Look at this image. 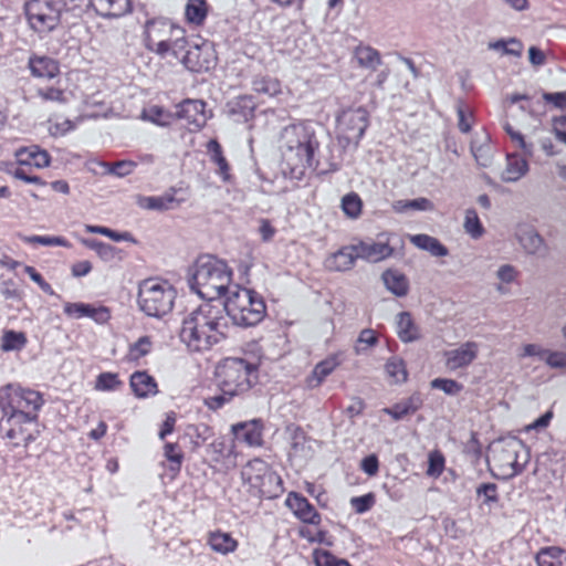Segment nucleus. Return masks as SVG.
Wrapping results in <instances>:
<instances>
[{"label":"nucleus","instance_id":"1","mask_svg":"<svg viewBox=\"0 0 566 566\" xmlns=\"http://www.w3.org/2000/svg\"><path fill=\"white\" fill-rule=\"evenodd\" d=\"M222 310L221 302H203L182 319L179 337L189 350H209L228 336Z\"/></svg>","mask_w":566,"mask_h":566},{"label":"nucleus","instance_id":"2","mask_svg":"<svg viewBox=\"0 0 566 566\" xmlns=\"http://www.w3.org/2000/svg\"><path fill=\"white\" fill-rule=\"evenodd\" d=\"M284 143L283 172L291 179L301 180L307 170H315V154L319 142L311 123L301 122L286 126L282 132Z\"/></svg>","mask_w":566,"mask_h":566},{"label":"nucleus","instance_id":"3","mask_svg":"<svg viewBox=\"0 0 566 566\" xmlns=\"http://www.w3.org/2000/svg\"><path fill=\"white\" fill-rule=\"evenodd\" d=\"M216 379L220 394L205 398V405L213 411L252 388L258 379V366L244 358L227 357L218 364Z\"/></svg>","mask_w":566,"mask_h":566},{"label":"nucleus","instance_id":"4","mask_svg":"<svg viewBox=\"0 0 566 566\" xmlns=\"http://www.w3.org/2000/svg\"><path fill=\"white\" fill-rule=\"evenodd\" d=\"M232 271L213 255H200L190 269L189 286L206 302H221L220 296L230 291Z\"/></svg>","mask_w":566,"mask_h":566},{"label":"nucleus","instance_id":"5","mask_svg":"<svg viewBox=\"0 0 566 566\" xmlns=\"http://www.w3.org/2000/svg\"><path fill=\"white\" fill-rule=\"evenodd\" d=\"M222 316L227 324L250 327L259 324L265 315L266 306L255 291L233 285L226 301H221Z\"/></svg>","mask_w":566,"mask_h":566},{"label":"nucleus","instance_id":"6","mask_svg":"<svg viewBox=\"0 0 566 566\" xmlns=\"http://www.w3.org/2000/svg\"><path fill=\"white\" fill-rule=\"evenodd\" d=\"M177 292L167 281L147 279L139 284L137 303L142 312L150 317H163L174 306Z\"/></svg>","mask_w":566,"mask_h":566},{"label":"nucleus","instance_id":"7","mask_svg":"<svg viewBox=\"0 0 566 566\" xmlns=\"http://www.w3.org/2000/svg\"><path fill=\"white\" fill-rule=\"evenodd\" d=\"M242 480L255 490L260 497H276L283 492V482L280 475L262 459L250 460L242 472Z\"/></svg>","mask_w":566,"mask_h":566},{"label":"nucleus","instance_id":"8","mask_svg":"<svg viewBox=\"0 0 566 566\" xmlns=\"http://www.w3.org/2000/svg\"><path fill=\"white\" fill-rule=\"evenodd\" d=\"M65 7L64 0H29L24 3V14L34 32L46 34L60 24Z\"/></svg>","mask_w":566,"mask_h":566},{"label":"nucleus","instance_id":"9","mask_svg":"<svg viewBox=\"0 0 566 566\" xmlns=\"http://www.w3.org/2000/svg\"><path fill=\"white\" fill-rule=\"evenodd\" d=\"M39 415L34 412L17 410H1L0 427L6 430V437L15 440L14 444L29 447L33 442L39 431L35 429Z\"/></svg>","mask_w":566,"mask_h":566},{"label":"nucleus","instance_id":"10","mask_svg":"<svg viewBox=\"0 0 566 566\" xmlns=\"http://www.w3.org/2000/svg\"><path fill=\"white\" fill-rule=\"evenodd\" d=\"M45 400L40 391L8 384L0 388V408L7 411L24 410L39 415Z\"/></svg>","mask_w":566,"mask_h":566},{"label":"nucleus","instance_id":"11","mask_svg":"<svg viewBox=\"0 0 566 566\" xmlns=\"http://www.w3.org/2000/svg\"><path fill=\"white\" fill-rule=\"evenodd\" d=\"M339 139L357 146L369 125V114L363 106L346 108L336 116Z\"/></svg>","mask_w":566,"mask_h":566},{"label":"nucleus","instance_id":"12","mask_svg":"<svg viewBox=\"0 0 566 566\" xmlns=\"http://www.w3.org/2000/svg\"><path fill=\"white\" fill-rule=\"evenodd\" d=\"M184 29L166 19L148 20L145 24L146 48L160 56L168 54L169 41L174 35H182Z\"/></svg>","mask_w":566,"mask_h":566},{"label":"nucleus","instance_id":"13","mask_svg":"<svg viewBox=\"0 0 566 566\" xmlns=\"http://www.w3.org/2000/svg\"><path fill=\"white\" fill-rule=\"evenodd\" d=\"M528 451L521 440L507 442L496 451L494 460L504 470L506 476L520 474L528 462Z\"/></svg>","mask_w":566,"mask_h":566},{"label":"nucleus","instance_id":"14","mask_svg":"<svg viewBox=\"0 0 566 566\" xmlns=\"http://www.w3.org/2000/svg\"><path fill=\"white\" fill-rule=\"evenodd\" d=\"M479 354V344L475 342L462 343L459 347L446 350V367L451 371L465 368L471 365Z\"/></svg>","mask_w":566,"mask_h":566},{"label":"nucleus","instance_id":"15","mask_svg":"<svg viewBox=\"0 0 566 566\" xmlns=\"http://www.w3.org/2000/svg\"><path fill=\"white\" fill-rule=\"evenodd\" d=\"M177 116L192 126L190 130H199L208 119L206 103L201 99H185L177 105Z\"/></svg>","mask_w":566,"mask_h":566},{"label":"nucleus","instance_id":"16","mask_svg":"<svg viewBox=\"0 0 566 566\" xmlns=\"http://www.w3.org/2000/svg\"><path fill=\"white\" fill-rule=\"evenodd\" d=\"M285 505L303 523L312 525H318L321 523L319 513L308 500L300 493L291 492L285 500Z\"/></svg>","mask_w":566,"mask_h":566},{"label":"nucleus","instance_id":"17","mask_svg":"<svg viewBox=\"0 0 566 566\" xmlns=\"http://www.w3.org/2000/svg\"><path fill=\"white\" fill-rule=\"evenodd\" d=\"M357 260L355 244L342 247L334 253H331L324 261L326 270L332 272H345L354 268Z\"/></svg>","mask_w":566,"mask_h":566},{"label":"nucleus","instance_id":"18","mask_svg":"<svg viewBox=\"0 0 566 566\" xmlns=\"http://www.w3.org/2000/svg\"><path fill=\"white\" fill-rule=\"evenodd\" d=\"M64 314L75 318L90 317L98 324L106 323L111 318L107 307H95L86 303H65Z\"/></svg>","mask_w":566,"mask_h":566},{"label":"nucleus","instance_id":"19","mask_svg":"<svg viewBox=\"0 0 566 566\" xmlns=\"http://www.w3.org/2000/svg\"><path fill=\"white\" fill-rule=\"evenodd\" d=\"M357 259L379 262L392 255L394 249L387 242L359 241L355 243Z\"/></svg>","mask_w":566,"mask_h":566},{"label":"nucleus","instance_id":"20","mask_svg":"<svg viewBox=\"0 0 566 566\" xmlns=\"http://www.w3.org/2000/svg\"><path fill=\"white\" fill-rule=\"evenodd\" d=\"M88 6L103 18H119L130 12V0H88Z\"/></svg>","mask_w":566,"mask_h":566},{"label":"nucleus","instance_id":"21","mask_svg":"<svg viewBox=\"0 0 566 566\" xmlns=\"http://www.w3.org/2000/svg\"><path fill=\"white\" fill-rule=\"evenodd\" d=\"M28 66L31 74L39 78H53L60 73L59 63L46 55L33 54L29 57Z\"/></svg>","mask_w":566,"mask_h":566},{"label":"nucleus","instance_id":"22","mask_svg":"<svg viewBox=\"0 0 566 566\" xmlns=\"http://www.w3.org/2000/svg\"><path fill=\"white\" fill-rule=\"evenodd\" d=\"M232 433L237 440L250 447L262 444V426L259 420L235 423L232 426Z\"/></svg>","mask_w":566,"mask_h":566},{"label":"nucleus","instance_id":"23","mask_svg":"<svg viewBox=\"0 0 566 566\" xmlns=\"http://www.w3.org/2000/svg\"><path fill=\"white\" fill-rule=\"evenodd\" d=\"M181 63L191 72L208 71L211 67L209 52L199 45H192L181 56Z\"/></svg>","mask_w":566,"mask_h":566},{"label":"nucleus","instance_id":"24","mask_svg":"<svg viewBox=\"0 0 566 566\" xmlns=\"http://www.w3.org/2000/svg\"><path fill=\"white\" fill-rule=\"evenodd\" d=\"M423 405V399L420 392H413L406 399H402L389 408H385L384 412L389 415L394 420L398 421L407 416L417 412Z\"/></svg>","mask_w":566,"mask_h":566},{"label":"nucleus","instance_id":"25","mask_svg":"<svg viewBox=\"0 0 566 566\" xmlns=\"http://www.w3.org/2000/svg\"><path fill=\"white\" fill-rule=\"evenodd\" d=\"M129 386L137 398H147L158 392L155 378L145 370L133 373Z\"/></svg>","mask_w":566,"mask_h":566},{"label":"nucleus","instance_id":"26","mask_svg":"<svg viewBox=\"0 0 566 566\" xmlns=\"http://www.w3.org/2000/svg\"><path fill=\"white\" fill-rule=\"evenodd\" d=\"M229 115L238 123H247L254 117L255 103L251 96H239L228 103Z\"/></svg>","mask_w":566,"mask_h":566},{"label":"nucleus","instance_id":"27","mask_svg":"<svg viewBox=\"0 0 566 566\" xmlns=\"http://www.w3.org/2000/svg\"><path fill=\"white\" fill-rule=\"evenodd\" d=\"M338 365L339 361L336 356H329L326 359L317 363L311 375L306 377V387L310 389L319 387L325 378L329 376Z\"/></svg>","mask_w":566,"mask_h":566},{"label":"nucleus","instance_id":"28","mask_svg":"<svg viewBox=\"0 0 566 566\" xmlns=\"http://www.w3.org/2000/svg\"><path fill=\"white\" fill-rule=\"evenodd\" d=\"M15 157L21 166H34L36 168H43L50 164V156L48 151L40 149L38 146L20 148L17 150Z\"/></svg>","mask_w":566,"mask_h":566},{"label":"nucleus","instance_id":"29","mask_svg":"<svg viewBox=\"0 0 566 566\" xmlns=\"http://www.w3.org/2000/svg\"><path fill=\"white\" fill-rule=\"evenodd\" d=\"M386 289L398 297H403L409 292V280L398 270L388 269L381 274Z\"/></svg>","mask_w":566,"mask_h":566},{"label":"nucleus","instance_id":"30","mask_svg":"<svg viewBox=\"0 0 566 566\" xmlns=\"http://www.w3.org/2000/svg\"><path fill=\"white\" fill-rule=\"evenodd\" d=\"M82 243L93 250L104 262H119L123 260L122 250L96 239H83Z\"/></svg>","mask_w":566,"mask_h":566},{"label":"nucleus","instance_id":"31","mask_svg":"<svg viewBox=\"0 0 566 566\" xmlns=\"http://www.w3.org/2000/svg\"><path fill=\"white\" fill-rule=\"evenodd\" d=\"M207 153L210 157V161L218 166L217 174L223 181H228L230 179V166L227 158L223 156L220 143L217 139H210L207 144Z\"/></svg>","mask_w":566,"mask_h":566},{"label":"nucleus","instance_id":"32","mask_svg":"<svg viewBox=\"0 0 566 566\" xmlns=\"http://www.w3.org/2000/svg\"><path fill=\"white\" fill-rule=\"evenodd\" d=\"M354 56L360 67L370 71H376L382 64L379 51L370 45H358L354 50Z\"/></svg>","mask_w":566,"mask_h":566},{"label":"nucleus","instance_id":"33","mask_svg":"<svg viewBox=\"0 0 566 566\" xmlns=\"http://www.w3.org/2000/svg\"><path fill=\"white\" fill-rule=\"evenodd\" d=\"M179 205V201L172 193L163 196L139 197L138 206L146 210L165 211L174 209Z\"/></svg>","mask_w":566,"mask_h":566},{"label":"nucleus","instance_id":"34","mask_svg":"<svg viewBox=\"0 0 566 566\" xmlns=\"http://www.w3.org/2000/svg\"><path fill=\"white\" fill-rule=\"evenodd\" d=\"M528 171V164L525 158L513 154L506 157V168L503 174V180L513 182L521 179Z\"/></svg>","mask_w":566,"mask_h":566},{"label":"nucleus","instance_id":"35","mask_svg":"<svg viewBox=\"0 0 566 566\" xmlns=\"http://www.w3.org/2000/svg\"><path fill=\"white\" fill-rule=\"evenodd\" d=\"M397 334L399 338L405 343L413 342L420 338L419 328L413 323L410 313L401 312L398 315Z\"/></svg>","mask_w":566,"mask_h":566},{"label":"nucleus","instance_id":"36","mask_svg":"<svg viewBox=\"0 0 566 566\" xmlns=\"http://www.w3.org/2000/svg\"><path fill=\"white\" fill-rule=\"evenodd\" d=\"M411 242L419 249L430 252L433 256H446L449 250L437 238L428 234H416L411 237Z\"/></svg>","mask_w":566,"mask_h":566},{"label":"nucleus","instance_id":"37","mask_svg":"<svg viewBox=\"0 0 566 566\" xmlns=\"http://www.w3.org/2000/svg\"><path fill=\"white\" fill-rule=\"evenodd\" d=\"M536 563L538 566H566V553L556 546L546 547L537 553Z\"/></svg>","mask_w":566,"mask_h":566},{"label":"nucleus","instance_id":"38","mask_svg":"<svg viewBox=\"0 0 566 566\" xmlns=\"http://www.w3.org/2000/svg\"><path fill=\"white\" fill-rule=\"evenodd\" d=\"M209 453L212 461L217 463L229 462L228 468L234 467L233 461V446L227 443L223 439H217L209 446Z\"/></svg>","mask_w":566,"mask_h":566},{"label":"nucleus","instance_id":"39","mask_svg":"<svg viewBox=\"0 0 566 566\" xmlns=\"http://www.w3.org/2000/svg\"><path fill=\"white\" fill-rule=\"evenodd\" d=\"M520 243L530 254L544 256L546 254V245L544 239L534 230H527L520 235Z\"/></svg>","mask_w":566,"mask_h":566},{"label":"nucleus","instance_id":"40","mask_svg":"<svg viewBox=\"0 0 566 566\" xmlns=\"http://www.w3.org/2000/svg\"><path fill=\"white\" fill-rule=\"evenodd\" d=\"M208 543L212 551L223 555L235 551L238 546V542L229 533L220 531L210 533Z\"/></svg>","mask_w":566,"mask_h":566},{"label":"nucleus","instance_id":"41","mask_svg":"<svg viewBox=\"0 0 566 566\" xmlns=\"http://www.w3.org/2000/svg\"><path fill=\"white\" fill-rule=\"evenodd\" d=\"M208 14V3L206 0H188L185 8V15L189 23L201 25Z\"/></svg>","mask_w":566,"mask_h":566},{"label":"nucleus","instance_id":"42","mask_svg":"<svg viewBox=\"0 0 566 566\" xmlns=\"http://www.w3.org/2000/svg\"><path fill=\"white\" fill-rule=\"evenodd\" d=\"M252 88L255 93L269 97L281 93V84L276 78L271 76H256L252 81Z\"/></svg>","mask_w":566,"mask_h":566},{"label":"nucleus","instance_id":"43","mask_svg":"<svg viewBox=\"0 0 566 566\" xmlns=\"http://www.w3.org/2000/svg\"><path fill=\"white\" fill-rule=\"evenodd\" d=\"M386 373L388 377L395 384H401L407 380L408 373L406 369L405 361L399 357H391L387 360L385 365Z\"/></svg>","mask_w":566,"mask_h":566},{"label":"nucleus","instance_id":"44","mask_svg":"<svg viewBox=\"0 0 566 566\" xmlns=\"http://www.w3.org/2000/svg\"><path fill=\"white\" fill-rule=\"evenodd\" d=\"M99 166L104 168L103 174L114 175L123 178L130 175L136 168L137 164L132 160H119L114 164L99 163Z\"/></svg>","mask_w":566,"mask_h":566},{"label":"nucleus","instance_id":"45","mask_svg":"<svg viewBox=\"0 0 566 566\" xmlns=\"http://www.w3.org/2000/svg\"><path fill=\"white\" fill-rule=\"evenodd\" d=\"M463 228L472 239L476 240L483 235L484 228L480 221L478 212L474 209H467Z\"/></svg>","mask_w":566,"mask_h":566},{"label":"nucleus","instance_id":"46","mask_svg":"<svg viewBox=\"0 0 566 566\" xmlns=\"http://www.w3.org/2000/svg\"><path fill=\"white\" fill-rule=\"evenodd\" d=\"M25 344L27 337L24 333L7 331L2 336L1 348L4 352L21 350Z\"/></svg>","mask_w":566,"mask_h":566},{"label":"nucleus","instance_id":"47","mask_svg":"<svg viewBox=\"0 0 566 566\" xmlns=\"http://www.w3.org/2000/svg\"><path fill=\"white\" fill-rule=\"evenodd\" d=\"M363 201L356 192H349L342 198V209L344 213L356 219L361 213Z\"/></svg>","mask_w":566,"mask_h":566},{"label":"nucleus","instance_id":"48","mask_svg":"<svg viewBox=\"0 0 566 566\" xmlns=\"http://www.w3.org/2000/svg\"><path fill=\"white\" fill-rule=\"evenodd\" d=\"M123 382L118 379L115 373H101L95 381V389L99 391H114L117 390Z\"/></svg>","mask_w":566,"mask_h":566},{"label":"nucleus","instance_id":"49","mask_svg":"<svg viewBox=\"0 0 566 566\" xmlns=\"http://www.w3.org/2000/svg\"><path fill=\"white\" fill-rule=\"evenodd\" d=\"M36 96L44 102H55L59 104L67 102L64 91L57 86H40L36 88Z\"/></svg>","mask_w":566,"mask_h":566},{"label":"nucleus","instance_id":"50","mask_svg":"<svg viewBox=\"0 0 566 566\" xmlns=\"http://www.w3.org/2000/svg\"><path fill=\"white\" fill-rule=\"evenodd\" d=\"M430 386L433 389L442 390L446 395L457 396L463 390V385L450 378H434Z\"/></svg>","mask_w":566,"mask_h":566},{"label":"nucleus","instance_id":"51","mask_svg":"<svg viewBox=\"0 0 566 566\" xmlns=\"http://www.w3.org/2000/svg\"><path fill=\"white\" fill-rule=\"evenodd\" d=\"M164 455L170 462V470L179 472L184 460V454L177 443H166L164 447Z\"/></svg>","mask_w":566,"mask_h":566},{"label":"nucleus","instance_id":"52","mask_svg":"<svg viewBox=\"0 0 566 566\" xmlns=\"http://www.w3.org/2000/svg\"><path fill=\"white\" fill-rule=\"evenodd\" d=\"M504 129L511 137V140L514 143L515 147L520 148L525 156H533L534 145L532 143H527L524 136L520 132L514 130V128L509 123L504 125Z\"/></svg>","mask_w":566,"mask_h":566},{"label":"nucleus","instance_id":"53","mask_svg":"<svg viewBox=\"0 0 566 566\" xmlns=\"http://www.w3.org/2000/svg\"><path fill=\"white\" fill-rule=\"evenodd\" d=\"M23 241L30 244H40L44 247H69V242L65 238L54 235H30L24 237Z\"/></svg>","mask_w":566,"mask_h":566},{"label":"nucleus","instance_id":"54","mask_svg":"<svg viewBox=\"0 0 566 566\" xmlns=\"http://www.w3.org/2000/svg\"><path fill=\"white\" fill-rule=\"evenodd\" d=\"M151 338L149 336H143L138 338L134 344L129 345L128 356L132 360H138L146 356L151 349Z\"/></svg>","mask_w":566,"mask_h":566},{"label":"nucleus","instance_id":"55","mask_svg":"<svg viewBox=\"0 0 566 566\" xmlns=\"http://www.w3.org/2000/svg\"><path fill=\"white\" fill-rule=\"evenodd\" d=\"M375 504V495L373 493H367L361 496H354L350 499V505L355 510L356 513L363 514L369 511Z\"/></svg>","mask_w":566,"mask_h":566},{"label":"nucleus","instance_id":"56","mask_svg":"<svg viewBox=\"0 0 566 566\" xmlns=\"http://www.w3.org/2000/svg\"><path fill=\"white\" fill-rule=\"evenodd\" d=\"M315 564L316 566H350L345 559H338L329 552H315Z\"/></svg>","mask_w":566,"mask_h":566},{"label":"nucleus","instance_id":"57","mask_svg":"<svg viewBox=\"0 0 566 566\" xmlns=\"http://www.w3.org/2000/svg\"><path fill=\"white\" fill-rule=\"evenodd\" d=\"M457 115L459 129L464 134L469 133L471 129L472 114L463 103L457 105Z\"/></svg>","mask_w":566,"mask_h":566},{"label":"nucleus","instance_id":"58","mask_svg":"<svg viewBox=\"0 0 566 566\" xmlns=\"http://www.w3.org/2000/svg\"><path fill=\"white\" fill-rule=\"evenodd\" d=\"M187 46H188V42L185 39V33H182V35H180V34L174 35L171 41H169L168 53L171 52V54L175 57L181 60V56L184 55V53L187 50Z\"/></svg>","mask_w":566,"mask_h":566},{"label":"nucleus","instance_id":"59","mask_svg":"<svg viewBox=\"0 0 566 566\" xmlns=\"http://www.w3.org/2000/svg\"><path fill=\"white\" fill-rule=\"evenodd\" d=\"M478 496H484V503L497 502V485L495 483H482L476 488Z\"/></svg>","mask_w":566,"mask_h":566},{"label":"nucleus","instance_id":"60","mask_svg":"<svg viewBox=\"0 0 566 566\" xmlns=\"http://www.w3.org/2000/svg\"><path fill=\"white\" fill-rule=\"evenodd\" d=\"M552 132L558 142L566 145V115L556 116L552 119Z\"/></svg>","mask_w":566,"mask_h":566},{"label":"nucleus","instance_id":"61","mask_svg":"<svg viewBox=\"0 0 566 566\" xmlns=\"http://www.w3.org/2000/svg\"><path fill=\"white\" fill-rule=\"evenodd\" d=\"M444 469V458L440 453H433L429 457L427 474L430 476H439Z\"/></svg>","mask_w":566,"mask_h":566},{"label":"nucleus","instance_id":"62","mask_svg":"<svg viewBox=\"0 0 566 566\" xmlns=\"http://www.w3.org/2000/svg\"><path fill=\"white\" fill-rule=\"evenodd\" d=\"M551 368L563 369L566 368V353L559 350H548L545 361Z\"/></svg>","mask_w":566,"mask_h":566},{"label":"nucleus","instance_id":"63","mask_svg":"<svg viewBox=\"0 0 566 566\" xmlns=\"http://www.w3.org/2000/svg\"><path fill=\"white\" fill-rule=\"evenodd\" d=\"M517 270L511 264H503L496 271V277L501 283L510 284L516 280Z\"/></svg>","mask_w":566,"mask_h":566},{"label":"nucleus","instance_id":"64","mask_svg":"<svg viewBox=\"0 0 566 566\" xmlns=\"http://www.w3.org/2000/svg\"><path fill=\"white\" fill-rule=\"evenodd\" d=\"M360 469L369 476H374L378 473L379 461L376 454H369L365 457L360 462Z\"/></svg>","mask_w":566,"mask_h":566}]
</instances>
